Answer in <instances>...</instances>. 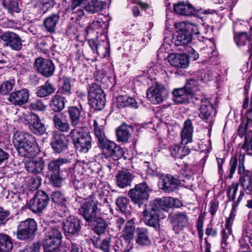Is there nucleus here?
<instances>
[{
	"mask_svg": "<svg viewBox=\"0 0 252 252\" xmlns=\"http://www.w3.org/2000/svg\"><path fill=\"white\" fill-rule=\"evenodd\" d=\"M167 95V91L165 88L158 85L150 87L147 91L148 99L153 104H157L163 101Z\"/></svg>",
	"mask_w": 252,
	"mask_h": 252,
	"instance_id": "13",
	"label": "nucleus"
},
{
	"mask_svg": "<svg viewBox=\"0 0 252 252\" xmlns=\"http://www.w3.org/2000/svg\"><path fill=\"white\" fill-rule=\"evenodd\" d=\"M151 191L149 186L145 182H143L136 185L133 188L130 189L128 195L132 202L140 207L147 201Z\"/></svg>",
	"mask_w": 252,
	"mask_h": 252,
	"instance_id": "6",
	"label": "nucleus"
},
{
	"mask_svg": "<svg viewBox=\"0 0 252 252\" xmlns=\"http://www.w3.org/2000/svg\"><path fill=\"white\" fill-rule=\"evenodd\" d=\"M89 104L97 110L102 109L105 105V97L101 88L96 83H93L89 88Z\"/></svg>",
	"mask_w": 252,
	"mask_h": 252,
	"instance_id": "7",
	"label": "nucleus"
},
{
	"mask_svg": "<svg viewBox=\"0 0 252 252\" xmlns=\"http://www.w3.org/2000/svg\"><path fill=\"white\" fill-rule=\"evenodd\" d=\"M103 119H98L94 120L93 127L95 137L97 139L99 145L106 140L102 124Z\"/></svg>",
	"mask_w": 252,
	"mask_h": 252,
	"instance_id": "29",
	"label": "nucleus"
},
{
	"mask_svg": "<svg viewBox=\"0 0 252 252\" xmlns=\"http://www.w3.org/2000/svg\"><path fill=\"white\" fill-rule=\"evenodd\" d=\"M62 227L65 232H67L72 235H78L81 229L80 220L73 216L67 217L65 220L61 222Z\"/></svg>",
	"mask_w": 252,
	"mask_h": 252,
	"instance_id": "17",
	"label": "nucleus"
},
{
	"mask_svg": "<svg viewBox=\"0 0 252 252\" xmlns=\"http://www.w3.org/2000/svg\"><path fill=\"white\" fill-rule=\"evenodd\" d=\"M130 127L126 125L120 126L116 129L118 140L122 142H126L130 137Z\"/></svg>",
	"mask_w": 252,
	"mask_h": 252,
	"instance_id": "41",
	"label": "nucleus"
},
{
	"mask_svg": "<svg viewBox=\"0 0 252 252\" xmlns=\"http://www.w3.org/2000/svg\"><path fill=\"white\" fill-rule=\"evenodd\" d=\"M97 205L91 199L84 200V202L78 209L79 214L83 216L89 223H93L96 217Z\"/></svg>",
	"mask_w": 252,
	"mask_h": 252,
	"instance_id": "12",
	"label": "nucleus"
},
{
	"mask_svg": "<svg viewBox=\"0 0 252 252\" xmlns=\"http://www.w3.org/2000/svg\"><path fill=\"white\" fill-rule=\"evenodd\" d=\"M61 221L51 220L46 227L45 239L43 243L44 252H58L62 242Z\"/></svg>",
	"mask_w": 252,
	"mask_h": 252,
	"instance_id": "2",
	"label": "nucleus"
},
{
	"mask_svg": "<svg viewBox=\"0 0 252 252\" xmlns=\"http://www.w3.org/2000/svg\"><path fill=\"white\" fill-rule=\"evenodd\" d=\"M184 29L187 30V32L189 33L191 38L193 35H198L201 33L200 28H199L196 24L191 23L181 22L180 25Z\"/></svg>",
	"mask_w": 252,
	"mask_h": 252,
	"instance_id": "47",
	"label": "nucleus"
},
{
	"mask_svg": "<svg viewBox=\"0 0 252 252\" xmlns=\"http://www.w3.org/2000/svg\"><path fill=\"white\" fill-rule=\"evenodd\" d=\"M40 245L38 242L29 244L21 252H39Z\"/></svg>",
	"mask_w": 252,
	"mask_h": 252,
	"instance_id": "61",
	"label": "nucleus"
},
{
	"mask_svg": "<svg viewBox=\"0 0 252 252\" xmlns=\"http://www.w3.org/2000/svg\"><path fill=\"white\" fill-rule=\"evenodd\" d=\"M151 205L157 210H161L162 213H166L168 209L171 208V197H165L161 198H156Z\"/></svg>",
	"mask_w": 252,
	"mask_h": 252,
	"instance_id": "32",
	"label": "nucleus"
},
{
	"mask_svg": "<svg viewBox=\"0 0 252 252\" xmlns=\"http://www.w3.org/2000/svg\"><path fill=\"white\" fill-rule=\"evenodd\" d=\"M199 117L205 122H209L211 123L212 121L213 113L215 112L214 111V106L211 104L209 100L206 98L205 101L202 102L200 109Z\"/></svg>",
	"mask_w": 252,
	"mask_h": 252,
	"instance_id": "24",
	"label": "nucleus"
},
{
	"mask_svg": "<svg viewBox=\"0 0 252 252\" xmlns=\"http://www.w3.org/2000/svg\"><path fill=\"white\" fill-rule=\"evenodd\" d=\"M109 47V42L106 36H104V40L101 41L97 44L96 52L98 55L105 56L108 53Z\"/></svg>",
	"mask_w": 252,
	"mask_h": 252,
	"instance_id": "52",
	"label": "nucleus"
},
{
	"mask_svg": "<svg viewBox=\"0 0 252 252\" xmlns=\"http://www.w3.org/2000/svg\"><path fill=\"white\" fill-rule=\"evenodd\" d=\"M69 160L66 158H59L50 161L48 164V169L50 179L53 184L56 187L61 186L62 181L69 175V168L60 171V167L64 164L69 163Z\"/></svg>",
	"mask_w": 252,
	"mask_h": 252,
	"instance_id": "3",
	"label": "nucleus"
},
{
	"mask_svg": "<svg viewBox=\"0 0 252 252\" xmlns=\"http://www.w3.org/2000/svg\"><path fill=\"white\" fill-rule=\"evenodd\" d=\"M50 145L55 153H63L68 148L67 138L60 133H55L51 139Z\"/></svg>",
	"mask_w": 252,
	"mask_h": 252,
	"instance_id": "15",
	"label": "nucleus"
},
{
	"mask_svg": "<svg viewBox=\"0 0 252 252\" xmlns=\"http://www.w3.org/2000/svg\"><path fill=\"white\" fill-rule=\"evenodd\" d=\"M68 114L70 125L74 127L72 130H76L78 128H87L84 126L85 119V115L83 109L77 106H71L68 108Z\"/></svg>",
	"mask_w": 252,
	"mask_h": 252,
	"instance_id": "10",
	"label": "nucleus"
},
{
	"mask_svg": "<svg viewBox=\"0 0 252 252\" xmlns=\"http://www.w3.org/2000/svg\"><path fill=\"white\" fill-rule=\"evenodd\" d=\"M28 125L31 131L36 135H42L46 132V128L45 125L41 122L37 115H31Z\"/></svg>",
	"mask_w": 252,
	"mask_h": 252,
	"instance_id": "20",
	"label": "nucleus"
},
{
	"mask_svg": "<svg viewBox=\"0 0 252 252\" xmlns=\"http://www.w3.org/2000/svg\"><path fill=\"white\" fill-rule=\"evenodd\" d=\"M112 152L110 158H113V160H116L121 158L124 155V152L122 148L115 144V146L112 150Z\"/></svg>",
	"mask_w": 252,
	"mask_h": 252,
	"instance_id": "57",
	"label": "nucleus"
},
{
	"mask_svg": "<svg viewBox=\"0 0 252 252\" xmlns=\"http://www.w3.org/2000/svg\"><path fill=\"white\" fill-rule=\"evenodd\" d=\"M4 45L15 51L20 50L22 47V39L20 36L13 32H5L0 35Z\"/></svg>",
	"mask_w": 252,
	"mask_h": 252,
	"instance_id": "14",
	"label": "nucleus"
},
{
	"mask_svg": "<svg viewBox=\"0 0 252 252\" xmlns=\"http://www.w3.org/2000/svg\"><path fill=\"white\" fill-rule=\"evenodd\" d=\"M10 213L8 210H4L0 207V225L3 224L8 220Z\"/></svg>",
	"mask_w": 252,
	"mask_h": 252,
	"instance_id": "64",
	"label": "nucleus"
},
{
	"mask_svg": "<svg viewBox=\"0 0 252 252\" xmlns=\"http://www.w3.org/2000/svg\"><path fill=\"white\" fill-rule=\"evenodd\" d=\"M176 13L184 16H191L195 14V8L191 4L179 2L174 5Z\"/></svg>",
	"mask_w": 252,
	"mask_h": 252,
	"instance_id": "28",
	"label": "nucleus"
},
{
	"mask_svg": "<svg viewBox=\"0 0 252 252\" xmlns=\"http://www.w3.org/2000/svg\"><path fill=\"white\" fill-rule=\"evenodd\" d=\"M31 107L34 110L42 111L46 108V105L41 100H36L31 103Z\"/></svg>",
	"mask_w": 252,
	"mask_h": 252,
	"instance_id": "62",
	"label": "nucleus"
},
{
	"mask_svg": "<svg viewBox=\"0 0 252 252\" xmlns=\"http://www.w3.org/2000/svg\"><path fill=\"white\" fill-rule=\"evenodd\" d=\"M252 98L250 103V108L248 111L247 120L241 122L238 129V134L240 136L245 135V141L242 148L248 155H252Z\"/></svg>",
	"mask_w": 252,
	"mask_h": 252,
	"instance_id": "5",
	"label": "nucleus"
},
{
	"mask_svg": "<svg viewBox=\"0 0 252 252\" xmlns=\"http://www.w3.org/2000/svg\"><path fill=\"white\" fill-rule=\"evenodd\" d=\"M12 142L22 157L32 158L38 153V149L34 137L28 133L16 131L13 135Z\"/></svg>",
	"mask_w": 252,
	"mask_h": 252,
	"instance_id": "1",
	"label": "nucleus"
},
{
	"mask_svg": "<svg viewBox=\"0 0 252 252\" xmlns=\"http://www.w3.org/2000/svg\"><path fill=\"white\" fill-rule=\"evenodd\" d=\"M166 217L161 210H157L150 204L144 212L143 220L145 224L157 230L159 226V220Z\"/></svg>",
	"mask_w": 252,
	"mask_h": 252,
	"instance_id": "9",
	"label": "nucleus"
},
{
	"mask_svg": "<svg viewBox=\"0 0 252 252\" xmlns=\"http://www.w3.org/2000/svg\"><path fill=\"white\" fill-rule=\"evenodd\" d=\"M160 188L165 192H171L176 189L178 180L170 175H162L158 182Z\"/></svg>",
	"mask_w": 252,
	"mask_h": 252,
	"instance_id": "22",
	"label": "nucleus"
},
{
	"mask_svg": "<svg viewBox=\"0 0 252 252\" xmlns=\"http://www.w3.org/2000/svg\"><path fill=\"white\" fill-rule=\"evenodd\" d=\"M104 26L105 27V28H107L108 27V23H104V22H101L99 21H93L91 24L89 25L86 28V32L87 33H89L91 32V31H94L96 30H99L101 28H104Z\"/></svg>",
	"mask_w": 252,
	"mask_h": 252,
	"instance_id": "54",
	"label": "nucleus"
},
{
	"mask_svg": "<svg viewBox=\"0 0 252 252\" xmlns=\"http://www.w3.org/2000/svg\"><path fill=\"white\" fill-rule=\"evenodd\" d=\"M221 247L223 249H225L228 244V240L232 235V229L229 225L226 224L225 228L221 232Z\"/></svg>",
	"mask_w": 252,
	"mask_h": 252,
	"instance_id": "48",
	"label": "nucleus"
},
{
	"mask_svg": "<svg viewBox=\"0 0 252 252\" xmlns=\"http://www.w3.org/2000/svg\"><path fill=\"white\" fill-rule=\"evenodd\" d=\"M115 144L114 142L106 140L104 142L99 145L102 149L103 155L106 158H110L113 151L112 150L115 146Z\"/></svg>",
	"mask_w": 252,
	"mask_h": 252,
	"instance_id": "49",
	"label": "nucleus"
},
{
	"mask_svg": "<svg viewBox=\"0 0 252 252\" xmlns=\"http://www.w3.org/2000/svg\"><path fill=\"white\" fill-rule=\"evenodd\" d=\"M44 162L41 159L30 160L26 164L27 170L34 174L41 173L44 168Z\"/></svg>",
	"mask_w": 252,
	"mask_h": 252,
	"instance_id": "36",
	"label": "nucleus"
},
{
	"mask_svg": "<svg viewBox=\"0 0 252 252\" xmlns=\"http://www.w3.org/2000/svg\"><path fill=\"white\" fill-rule=\"evenodd\" d=\"M49 106L54 112H61L65 106L64 97L56 94L52 97Z\"/></svg>",
	"mask_w": 252,
	"mask_h": 252,
	"instance_id": "35",
	"label": "nucleus"
},
{
	"mask_svg": "<svg viewBox=\"0 0 252 252\" xmlns=\"http://www.w3.org/2000/svg\"><path fill=\"white\" fill-rule=\"evenodd\" d=\"M252 174L247 172L240 176L238 185L243 188V190L248 194L252 193Z\"/></svg>",
	"mask_w": 252,
	"mask_h": 252,
	"instance_id": "34",
	"label": "nucleus"
},
{
	"mask_svg": "<svg viewBox=\"0 0 252 252\" xmlns=\"http://www.w3.org/2000/svg\"><path fill=\"white\" fill-rule=\"evenodd\" d=\"M34 64L39 72L47 77L52 76L55 71L54 63L48 59L38 58L35 60Z\"/></svg>",
	"mask_w": 252,
	"mask_h": 252,
	"instance_id": "16",
	"label": "nucleus"
},
{
	"mask_svg": "<svg viewBox=\"0 0 252 252\" xmlns=\"http://www.w3.org/2000/svg\"><path fill=\"white\" fill-rule=\"evenodd\" d=\"M49 200V196L44 191L38 190L29 202V208L34 213L41 212L47 206Z\"/></svg>",
	"mask_w": 252,
	"mask_h": 252,
	"instance_id": "11",
	"label": "nucleus"
},
{
	"mask_svg": "<svg viewBox=\"0 0 252 252\" xmlns=\"http://www.w3.org/2000/svg\"><path fill=\"white\" fill-rule=\"evenodd\" d=\"M59 21L60 16L58 14H53L48 16L44 20L43 23L45 30L51 33L55 32Z\"/></svg>",
	"mask_w": 252,
	"mask_h": 252,
	"instance_id": "27",
	"label": "nucleus"
},
{
	"mask_svg": "<svg viewBox=\"0 0 252 252\" xmlns=\"http://www.w3.org/2000/svg\"><path fill=\"white\" fill-rule=\"evenodd\" d=\"M184 88L191 95L200 92L197 81L192 79L188 80Z\"/></svg>",
	"mask_w": 252,
	"mask_h": 252,
	"instance_id": "51",
	"label": "nucleus"
},
{
	"mask_svg": "<svg viewBox=\"0 0 252 252\" xmlns=\"http://www.w3.org/2000/svg\"><path fill=\"white\" fill-rule=\"evenodd\" d=\"M133 178V175L128 171H120L116 176L117 185L121 188L129 186Z\"/></svg>",
	"mask_w": 252,
	"mask_h": 252,
	"instance_id": "26",
	"label": "nucleus"
},
{
	"mask_svg": "<svg viewBox=\"0 0 252 252\" xmlns=\"http://www.w3.org/2000/svg\"><path fill=\"white\" fill-rule=\"evenodd\" d=\"M238 184L232 183L227 190V194L229 200H234L238 191Z\"/></svg>",
	"mask_w": 252,
	"mask_h": 252,
	"instance_id": "60",
	"label": "nucleus"
},
{
	"mask_svg": "<svg viewBox=\"0 0 252 252\" xmlns=\"http://www.w3.org/2000/svg\"><path fill=\"white\" fill-rule=\"evenodd\" d=\"M41 178L38 175H34L31 178L29 181V187L31 190L37 189L41 183Z\"/></svg>",
	"mask_w": 252,
	"mask_h": 252,
	"instance_id": "56",
	"label": "nucleus"
},
{
	"mask_svg": "<svg viewBox=\"0 0 252 252\" xmlns=\"http://www.w3.org/2000/svg\"><path fill=\"white\" fill-rule=\"evenodd\" d=\"M128 200L124 197H120L116 201L118 209L122 213H125L127 209Z\"/></svg>",
	"mask_w": 252,
	"mask_h": 252,
	"instance_id": "55",
	"label": "nucleus"
},
{
	"mask_svg": "<svg viewBox=\"0 0 252 252\" xmlns=\"http://www.w3.org/2000/svg\"><path fill=\"white\" fill-rule=\"evenodd\" d=\"M13 248V243L9 237L5 234H0V252H9Z\"/></svg>",
	"mask_w": 252,
	"mask_h": 252,
	"instance_id": "44",
	"label": "nucleus"
},
{
	"mask_svg": "<svg viewBox=\"0 0 252 252\" xmlns=\"http://www.w3.org/2000/svg\"><path fill=\"white\" fill-rule=\"evenodd\" d=\"M116 106L119 108L130 107L132 108H138L136 101L132 97L126 95H121L116 98Z\"/></svg>",
	"mask_w": 252,
	"mask_h": 252,
	"instance_id": "30",
	"label": "nucleus"
},
{
	"mask_svg": "<svg viewBox=\"0 0 252 252\" xmlns=\"http://www.w3.org/2000/svg\"><path fill=\"white\" fill-rule=\"evenodd\" d=\"M237 158L236 157H233L231 158L230 161V170H229V173L228 175V177L230 178H231L233 177V175L235 172L237 165Z\"/></svg>",
	"mask_w": 252,
	"mask_h": 252,
	"instance_id": "63",
	"label": "nucleus"
},
{
	"mask_svg": "<svg viewBox=\"0 0 252 252\" xmlns=\"http://www.w3.org/2000/svg\"><path fill=\"white\" fill-rule=\"evenodd\" d=\"M2 4L3 6L11 12H20L18 0H2Z\"/></svg>",
	"mask_w": 252,
	"mask_h": 252,
	"instance_id": "50",
	"label": "nucleus"
},
{
	"mask_svg": "<svg viewBox=\"0 0 252 252\" xmlns=\"http://www.w3.org/2000/svg\"><path fill=\"white\" fill-rule=\"evenodd\" d=\"M134 219L128 220L122 232L123 238L127 242H129L133 238L135 231Z\"/></svg>",
	"mask_w": 252,
	"mask_h": 252,
	"instance_id": "37",
	"label": "nucleus"
},
{
	"mask_svg": "<svg viewBox=\"0 0 252 252\" xmlns=\"http://www.w3.org/2000/svg\"><path fill=\"white\" fill-rule=\"evenodd\" d=\"M93 222L95 233L99 235L104 233L108 226V224L106 221L99 217L95 218Z\"/></svg>",
	"mask_w": 252,
	"mask_h": 252,
	"instance_id": "45",
	"label": "nucleus"
},
{
	"mask_svg": "<svg viewBox=\"0 0 252 252\" xmlns=\"http://www.w3.org/2000/svg\"><path fill=\"white\" fill-rule=\"evenodd\" d=\"M137 238L136 241L140 245H148L151 241L149 237L148 230L144 228H138L136 231Z\"/></svg>",
	"mask_w": 252,
	"mask_h": 252,
	"instance_id": "39",
	"label": "nucleus"
},
{
	"mask_svg": "<svg viewBox=\"0 0 252 252\" xmlns=\"http://www.w3.org/2000/svg\"><path fill=\"white\" fill-rule=\"evenodd\" d=\"M169 219L174 230L177 233L186 227L189 220L188 216L185 212L176 213L171 216Z\"/></svg>",
	"mask_w": 252,
	"mask_h": 252,
	"instance_id": "19",
	"label": "nucleus"
},
{
	"mask_svg": "<svg viewBox=\"0 0 252 252\" xmlns=\"http://www.w3.org/2000/svg\"><path fill=\"white\" fill-rule=\"evenodd\" d=\"M56 89L49 81L37 88L36 94L40 97H46L55 92Z\"/></svg>",
	"mask_w": 252,
	"mask_h": 252,
	"instance_id": "38",
	"label": "nucleus"
},
{
	"mask_svg": "<svg viewBox=\"0 0 252 252\" xmlns=\"http://www.w3.org/2000/svg\"><path fill=\"white\" fill-rule=\"evenodd\" d=\"M15 81L13 80L4 82L0 86V93L7 94L12 90L15 86Z\"/></svg>",
	"mask_w": 252,
	"mask_h": 252,
	"instance_id": "53",
	"label": "nucleus"
},
{
	"mask_svg": "<svg viewBox=\"0 0 252 252\" xmlns=\"http://www.w3.org/2000/svg\"><path fill=\"white\" fill-rule=\"evenodd\" d=\"M173 99L176 103L184 104L189 103L191 94L184 88L175 89L172 92Z\"/></svg>",
	"mask_w": 252,
	"mask_h": 252,
	"instance_id": "25",
	"label": "nucleus"
},
{
	"mask_svg": "<svg viewBox=\"0 0 252 252\" xmlns=\"http://www.w3.org/2000/svg\"><path fill=\"white\" fill-rule=\"evenodd\" d=\"M36 228V222L32 219L21 221L17 227V238L20 240H28L32 238Z\"/></svg>",
	"mask_w": 252,
	"mask_h": 252,
	"instance_id": "8",
	"label": "nucleus"
},
{
	"mask_svg": "<svg viewBox=\"0 0 252 252\" xmlns=\"http://www.w3.org/2000/svg\"><path fill=\"white\" fill-rule=\"evenodd\" d=\"M181 22L175 23L174 25L177 31L174 34V40L176 46H184L187 45L191 40V36L187 30L184 29L181 26Z\"/></svg>",
	"mask_w": 252,
	"mask_h": 252,
	"instance_id": "18",
	"label": "nucleus"
},
{
	"mask_svg": "<svg viewBox=\"0 0 252 252\" xmlns=\"http://www.w3.org/2000/svg\"><path fill=\"white\" fill-rule=\"evenodd\" d=\"M168 60L172 66L177 68H187L189 66V59L185 54H171L168 56Z\"/></svg>",
	"mask_w": 252,
	"mask_h": 252,
	"instance_id": "23",
	"label": "nucleus"
},
{
	"mask_svg": "<svg viewBox=\"0 0 252 252\" xmlns=\"http://www.w3.org/2000/svg\"><path fill=\"white\" fill-rule=\"evenodd\" d=\"M193 128L190 120L186 121L181 134L182 144L186 145L192 141Z\"/></svg>",
	"mask_w": 252,
	"mask_h": 252,
	"instance_id": "33",
	"label": "nucleus"
},
{
	"mask_svg": "<svg viewBox=\"0 0 252 252\" xmlns=\"http://www.w3.org/2000/svg\"><path fill=\"white\" fill-rule=\"evenodd\" d=\"M50 118L54 122L55 127L60 131L65 132L70 129L69 123L66 120H62L60 114L53 112L51 113Z\"/></svg>",
	"mask_w": 252,
	"mask_h": 252,
	"instance_id": "31",
	"label": "nucleus"
},
{
	"mask_svg": "<svg viewBox=\"0 0 252 252\" xmlns=\"http://www.w3.org/2000/svg\"><path fill=\"white\" fill-rule=\"evenodd\" d=\"M62 85L59 89L60 93L69 96L71 94L72 80L68 77L63 76L62 79Z\"/></svg>",
	"mask_w": 252,
	"mask_h": 252,
	"instance_id": "43",
	"label": "nucleus"
},
{
	"mask_svg": "<svg viewBox=\"0 0 252 252\" xmlns=\"http://www.w3.org/2000/svg\"><path fill=\"white\" fill-rule=\"evenodd\" d=\"M51 199L53 202L59 205L64 203L65 201L64 196L60 191H56L53 192Z\"/></svg>",
	"mask_w": 252,
	"mask_h": 252,
	"instance_id": "58",
	"label": "nucleus"
},
{
	"mask_svg": "<svg viewBox=\"0 0 252 252\" xmlns=\"http://www.w3.org/2000/svg\"><path fill=\"white\" fill-rule=\"evenodd\" d=\"M204 97L202 95L201 93H197L195 94H191L189 97V103L192 102L195 105H202V102L205 101Z\"/></svg>",
	"mask_w": 252,
	"mask_h": 252,
	"instance_id": "59",
	"label": "nucleus"
},
{
	"mask_svg": "<svg viewBox=\"0 0 252 252\" xmlns=\"http://www.w3.org/2000/svg\"><path fill=\"white\" fill-rule=\"evenodd\" d=\"M234 41L238 47L245 45L248 42H251V37L246 32H239L234 33Z\"/></svg>",
	"mask_w": 252,
	"mask_h": 252,
	"instance_id": "46",
	"label": "nucleus"
},
{
	"mask_svg": "<svg viewBox=\"0 0 252 252\" xmlns=\"http://www.w3.org/2000/svg\"><path fill=\"white\" fill-rule=\"evenodd\" d=\"M111 238L110 237H106L102 240L97 238L94 241L93 244L94 247L103 252H111L110 243Z\"/></svg>",
	"mask_w": 252,
	"mask_h": 252,
	"instance_id": "40",
	"label": "nucleus"
},
{
	"mask_svg": "<svg viewBox=\"0 0 252 252\" xmlns=\"http://www.w3.org/2000/svg\"><path fill=\"white\" fill-rule=\"evenodd\" d=\"M29 99V92L26 89H22L11 93L8 98L9 101L15 105H22L26 103Z\"/></svg>",
	"mask_w": 252,
	"mask_h": 252,
	"instance_id": "21",
	"label": "nucleus"
},
{
	"mask_svg": "<svg viewBox=\"0 0 252 252\" xmlns=\"http://www.w3.org/2000/svg\"><path fill=\"white\" fill-rule=\"evenodd\" d=\"M105 4V2L101 0H91L85 6V9L87 12L93 14L102 10Z\"/></svg>",
	"mask_w": 252,
	"mask_h": 252,
	"instance_id": "42",
	"label": "nucleus"
},
{
	"mask_svg": "<svg viewBox=\"0 0 252 252\" xmlns=\"http://www.w3.org/2000/svg\"><path fill=\"white\" fill-rule=\"evenodd\" d=\"M69 136L78 152L87 153L91 148L92 139L88 128L71 130Z\"/></svg>",
	"mask_w": 252,
	"mask_h": 252,
	"instance_id": "4",
	"label": "nucleus"
}]
</instances>
